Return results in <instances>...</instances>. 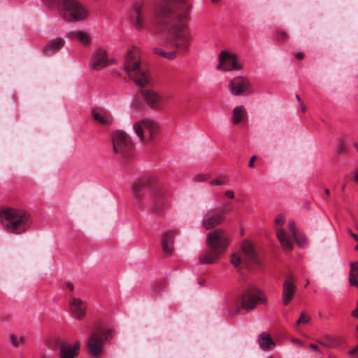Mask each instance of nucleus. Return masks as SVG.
Segmentation results:
<instances>
[{
	"label": "nucleus",
	"instance_id": "obj_1",
	"mask_svg": "<svg viewBox=\"0 0 358 358\" xmlns=\"http://www.w3.org/2000/svg\"><path fill=\"white\" fill-rule=\"evenodd\" d=\"M131 193L141 209L148 208L156 216H164L166 210L171 208L173 193L159 184L155 177L146 176L136 181L131 187Z\"/></svg>",
	"mask_w": 358,
	"mask_h": 358
},
{
	"label": "nucleus",
	"instance_id": "obj_2",
	"mask_svg": "<svg viewBox=\"0 0 358 358\" xmlns=\"http://www.w3.org/2000/svg\"><path fill=\"white\" fill-rule=\"evenodd\" d=\"M230 244V238L225 230L215 229L206 235V250L199 257V261L203 264H213L219 261L226 252Z\"/></svg>",
	"mask_w": 358,
	"mask_h": 358
},
{
	"label": "nucleus",
	"instance_id": "obj_3",
	"mask_svg": "<svg viewBox=\"0 0 358 358\" xmlns=\"http://www.w3.org/2000/svg\"><path fill=\"white\" fill-rule=\"evenodd\" d=\"M175 7L178 8V20L181 23L188 22L191 6L187 0H162L155 8V22L168 27L173 21V10Z\"/></svg>",
	"mask_w": 358,
	"mask_h": 358
},
{
	"label": "nucleus",
	"instance_id": "obj_4",
	"mask_svg": "<svg viewBox=\"0 0 358 358\" xmlns=\"http://www.w3.org/2000/svg\"><path fill=\"white\" fill-rule=\"evenodd\" d=\"M0 222L6 231L21 234L26 232L32 224V218L25 210L7 208L0 210Z\"/></svg>",
	"mask_w": 358,
	"mask_h": 358
},
{
	"label": "nucleus",
	"instance_id": "obj_5",
	"mask_svg": "<svg viewBox=\"0 0 358 358\" xmlns=\"http://www.w3.org/2000/svg\"><path fill=\"white\" fill-rule=\"evenodd\" d=\"M124 69L129 78L138 87L150 85V78L146 70L142 66L140 51L137 48H132L127 52L124 60Z\"/></svg>",
	"mask_w": 358,
	"mask_h": 358
},
{
	"label": "nucleus",
	"instance_id": "obj_6",
	"mask_svg": "<svg viewBox=\"0 0 358 358\" xmlns=\"http://www.w3.org/2000/svg\"><path fill=\"white\" fill-rule=\"evenodd\" d=\"M51 8H57L60 16L66 21L76 22L85 19L87 9L77 0H43Z\"/></svg>",
	"mask_w": 358,
	"mask_h": 358
},
{
	"label": "nucleus",
	"instance_id": "obj_7",
	"mask_svg": "<svg viewBox=\"0 0 358 358\" xmlns=\"http://www.w3.org/2000/svg\"><path fill=\"white\" fill-rule=\"evenodd\" d=\"M114 152L119 155L123 161L129 160L133 155L134 145L130 137L124 131H116L113 135Z\"/></svg>",
	"mask_w": 358,
	"mask_h": 358
},
{
	"label": "nucleus",
	"instance_id": "obj_8",
	"mask_svg": "<svg viewBox=\"0 0 358 358\" xmlns=\"http://www.w3.org/2000/svg\"><path fill=\"white\" fill-rule=\"evenodd\" d=\"M231 210V203H225L222 208L208 211L201 220L202 227L208 230L222 224L225 220L226 215Z\"/></svg>",
	"mask_w": 358,
	"mask_h": 358
},
{
	"label": "nucleus",
	"instance_id": "obj_9",
	"mask_svg": "<svg viewBox=\"0 0 358 358\" xmlns=\"http://www.w3.org/2000/svg\"><path fill=\"white\" fill-rule=\"evenodd\" d=\"M259 303H267L266 296L262 290L257 288H250L242 294L241 308L248 312L255 308Z\"/></svg>",
	"mask_w": 358,
	"mask_h": 358
},
{
	"label": "nucleus",
	"instance_id": "obj_10",
	"mask_svg": "<svg viewBox=\"0 0 358 358\" xmlns=\"http://www.w3.org/2000/svg\"><path fill=\"white\" fill-rule=\"evenodd\" d=\"M173 43L179 51H186L190 45L192 37L187 26L182 24H173L170 29Z\"/></svg>",
	"mask_w": 358,
	"mask_h": 358
},
{
	"label": "nucleus",
	"instance_id": "obj_11",
	"mask_svg": "<svg viewBox=\"0 0 358 358\" xmlns=\"http://www.w3.org/2000/svg\"><path fill=\"white\" fill-rule=\"evenodd\" d=\"M142 96L147 105L157 111L164 110L166 101L173 98L171 94H159L150 89L142 90Z\"/></svg>",
	"mask_w": 358,
	"mask_h": 358
},
{
	"label": "nucleus",
	"instance_id": "obj_12",
	"mask_svg": "<svg viewBox=\"0 0 358 358\" xmlns=\"http://www.w3.org/2000/svg\"><path fill=\"white\" fill-rule=\"evenodd\" d=\"M136 134L143 141H149L156 135L159 127L153 120L145 119L134 124Z\"/></svg>",
	"mask_w": 358,
	"mask_h": 358
},
{
	"label": "nucleus",
	"instance_id": "obj_13",
	"mask_svg": "<svg viewBox=\"0 0 358 358\" xmlns=\"http://www.w3.org/2000/svg\"><path fill=\"white\" fill-rule=\"evenodd\" d=\"M219 63L217 69L220 71H230L242 69V65L238 62L235 54L226 50L221 51L218 57Z\"/></svg>",
	"mask_w": 358,
	"mask_h": 358
},
{
	"label": "nucleus",
	"instance_id": "obj_14",
	"mask_svg": "<svg viewBox=\"0 0 358 358\" xmlns=\"http://www.w3.org/2000/svg\"><path fill=\"white\" fill-rule=\"evenodd\" d=\"M103 339L99 333H92L87 341L88 353L94 357L101 356L103 352Z\"/></svg>",
	"mask_w": 358,
	"mask_h": 358
},
{
	"label": "nucleus",
	"instance_id": "obj_15",
	"mask_svg": "<svg viewBox=\"0 0 358 358\" xmlns=\"http://www.w3.org/2000/svg\"><path fill=\"white\" fill-rule=\"evenodd\" d=\"M57 344L59 348V358H77L79 355L80 343L76 341L73 345H71L60 338L56 340Z\"/></svg>",
	"mask_w": 358,
	"mask_h": 358
},
{
	"label": "nucleus",
	"instance_id": "obj_16",
	"mask_svg": "<svg viewBox=\"0 0 358 358\" xmlns=\"http://www.w3.org/2000/svg\"><path fill=\"white\" fill-rule=\"evenodd\" d=\"M296 291V287L293 275L287 276L282 284V300L284 306H288L290 303Z\"/></svg>",
	"mask_w": 358,
	"mask_h": 358
},
{
	"label": "nucleus",
	"instance_id": "obj_17",
	"mask_svg": "<svg viewBox=\"0 0 358 358\" xmlns=\"http://www.w3.org/2000/svg\"><path fill=\"white\" fill-rule=\"evenodd\" d=\"M250 85V81L247 78L236 76L230 80L229 89L232 94L239 96L245 92Z\"/></svg>",
	"mask_w": 358,
	"mask_h": 358
},
{
	"label": "nucleus",
	"instance_id": "obj_18",
	"mask_svg": "<svg viewBox=\"0 0 358 358\" xmlns=\"http://www.w3.org/2000/svg\"><path fill=\"white\" fill-rule=\"evenodd\" d=\"M111 62L108 59L106 51L100 48L94 52L90 67L93 70L99 71L106 67Z\"/></svg>",
	"mask_w": 358,
	"mask_h": 358
},
{
	"label": "nucleus",
	"instance_id": "obj_19",
	"mask_svg": "<svg viewBox=\"0 0 358 358\" xmlns=\"http://www.w3.org/2000/svg\"><path fill=\"white\" fill-rule=\"evenodd\" d=\"M178 234L177 229L169 230L164 232L161 237V243L163 251L169 256L174 251V239Z\"/></svg>",
	"mask_w": 358,
	"mask_h": 358
},
{
	"label": "nucleus",
	"instance_id": "obj_20",
	"mask_svg": "<svg viewBox=\"0 0 358 358\" xmlns=\"http://www.w3.org/2000/svg\"><path fill=\"white\" fill-rule=\"evenodd\" d=\"M91 115L94 121L103 127H108L113 124V119L110 113L101 108H94Z\"/></svg>",
	"mask_w": 358,
	"mask_h": 358
},
{
	"label": "nucleus",
	"instance_id": "obj_21",
	"mask_svg": "<svg viewBox=\"0 0 358 358\" xmlns=\"http://www.w3.org/2000/svg\"><path fill=\"white\" fill-rule=\"evenodd\" d=\"M131 21L134 27L141 30L145 25V13L143 6L140 3H136L131 12Z\"/></svg>",
	"mask_w": 358,
	"mask_h": 358
},
{
	"label": "nucleus",
	"instance_id": "obj_22",
	"mask_svg": "<svg viewBox=\"0 0 358 358\" xmlns=\"http://www.w3.org/2000/svg\"><path fill=\"white\" fill-rule=\"evenodd\" d=\"M69 306L71 313L74 317L81 320L85 316L86 306L80 299L70 296Z\"/></svg>",
	"mask_w": 358,
	"mask_h": 358
},
{
	"label": "nucleus",
	"instance_id": "obj_23",
	"mask_svg": "<svg viewBox=\"0 0 358 358\" xmlns=\"http://www.w3.org/2000/svg\"><path fill=\"white\" fill-rule=\"evenodd\" d=\"M350 152V144L348 139L345 137H338L336 140L335 147V156L341 157L347 155Z\"/></svg>",
	"mask_w": 358,
	"mask_h": 358
},
{
	"label": "nucleus",
	"instance_id": "obj_24",
	"mask_svg": "<svg viewBox=\"0 0 358 358\" xmlns=\"http://www.w3.org/2000/svg\"><path fill=\"white\" fill-rule=\"evenodd\" d=\"M65 41L62 38H56L48 43H47L43 48V52L45 53H52L59 50L64 47Z\"/></svg>",
	"mask_w": 358,
	"mask_h": 358
},
{
	"label": "nucleus",
	"instance_id": "obj_25",
	"mask_svg": "<svg viewBox=\"0 0 358 358\" xmlns=\"http://www.w3.org/2000/svg\"><path fill=\"white\" fill-rule=\"evenodd\" d=\"M276 236L281 244L282 248L285 250H292L293 248V243L291 238L287 237L285 231L280 228L276 229Z\"/></svg>",
	"mask_w": 358,
	"mask_h": 358
},
{
	"label": "nucleus",
	"instance_id": "obj_26",
	"mask_svg": "<svg viewBox=\"0 0 358 358\" xmlns=\"http://www.w3.org/2000/svg\"><path fill=\"white\" fill-rule=\"evenodd\" d=\"M241 250L243 255L250 262H254L256 259L255 252L254 251L252 244L247 240L243 241L241 245Z\"/></svg>",
	"mask_w": 358,
	"mask_h": 358
},
{
	"label": "nucleus",
	"instance_id": "obj_27",
	"mask_svg": "<svg viewBox=\"0 0 358 358\" xmlns=\"http://www.w3.org/2000/svg\"><path fill=\"white\" fill-rule=\"evenodd\" d=\"M259 343L263 350H268L275 346V343L271 337L265 333H262L259 336Z\"/></svg>",
	"mask_w": 358,
	"mask_h": 358
},
{
	"label": "nucleus",
	"instance_id": "obj_28",
	"mask_svg": "<svg viewBox=\"0 0 358 358\" xmlns=\"http://www.w3.org/2000/svg\"><path fill=\"white\" fill-rule=\"evenodd\" d=\"M247 115L243 106L235 107L232 113V122L238 124L246 117Z\"/></svg>",
	"mask_w": 358,
	"mask_h": 358
},
{
	"label": "nucleus",
	"instance_id": "obj_29",
	"mask_svg": "<svg viewBox=\"0 0 358 358\" xmlns=\"http://www.w3.org/2000/svg\"><path fill=\"white\" fill-rule=\"evenodd\" d=\"M70 39H77L84 45H88L90 43L89 35L83 31H73L69 33L67 35Z\"/></svg>",
	"mask_w": 358,
	"mask_h": 358
},
{
	"label": "nucleus",
	"instance_id": "obj_30",
	"mask_svg": "<svg viewBox=\"0 0 358 358\" xmlns=\"http://www.w3.org/2000/svg\"><path fill=\"white\" fill-rule=\"evenodd\" d=\"M154 52L156 55L162 56V57L169 59H173L176 57V52L173 51V52H166L164 50H163L162 49L158 48H154Z\"/></svg>",
	"mask_w": 358,
	"mask_h": 358
},
{
	"label": "nucleus",
	"instance_id": "obj_31",
	"mask_svg": "<svg viewBox=\"0 0 358 358\" xmlns=\"http://www.w3.org/2000/svg\"><path fill=\"white\" fill-rule=\"evenodd\" d=\"M275 35L276 40L279 42L286 41L289 38L288 34L284 30H277Z\"/></svg>",
	"mask_w": 358,
	"mask_h": 358
},
{
	"label": "nucleus",
	"instance_id": "obj_32",
	"mask_svg": "<svg viewBox=\"0 0 358 358\" xmlns=\"http://www.w3.org/2000/svg\"><path fill=\"white\" fill-rule=\"evenodd\" d=\"M293 238H294L299 247L303 248L306 245L307 239L303 235L297 234L296 236H293Z\"/></svg>",
	"mask_w": 358,
	"mask_h": 358
},
{
	"label": "nucleus",
	"instance_id": "obj_33",
	"mask_svg": "<svg viewBox=\"0 0 358 358\" xmlns=\"http://www.w3.org/2000/svg\"><path fill=\"white\" fill-rule=\"evenodd\" d=\"M227 182V179L224 176H221L217 179L210 181L211 185H222Z\"/></svg>",
	"mask_w": 358,
	"mask_h": 358
},
{
	"label": "nucleus",
	"instance_id": "obj_34",
	"mask_svg": "<svg viewBox=\"0 0 358 358\" xmlns=\"http://www.w3.org/2000/svg\"><path fill=\"white\" fill-rule=\"evenodd\" d=\"M9 338H10V341L11 342V344L15 346V347H17L18 346L20 343H22L23 341V339L22 337L19 338H17L15 335L13 334H10L9 336Z\"/></svg>",
	"mask_w": 358,
	"mask_h": 358
},
{
	"label": "nucleus",
	"instance_id": "obj_35",
	"mask_svg": "<svg viewBox=\"0 0 358 358\" xmlns=\"http://www.w3.org/2000/svg\"><path fill=\"white\" fill-rule=\"evenodd\" d=\"M231 262L234 266L238 267L241 262V257L236 253H234L231 257Z\"/></svg>",
	"mask_w": 358,
	"mask_h": 358
},
{
	"label": "nucleus",
	"instance_id": "obj_36",
	"mask_svg": "<svg viewBox=\"0 0 358 358\" xmlns=\"http://www.w3.org/2000/svg\"><path fill=\"white\" fill-rule=\"evenodd\" d=\"M310 321V317L304 313H301L299 318L296 321V324H307Z\"/></svg>",
	"mask_w": 358,
	"mask_h": 358
},
{
	"label": "nucleus",
	"instance_id": "obj_37",
	"mask_svg": "<svg viewBox=\"0 0 358 358\" xmlns=\"http://www.w3.org/2000/svg\"><path fill=\"white\" fill-rule=\"evenodd\" d=\"M358 275L350 274V284L353 286L358 287Z\"/></svg>",
	"mask_w": 358,
	"mask_h": 358
},
{
	"label": "nucleus",
	"instance_id": "obj_38",
	"mask_svg": "<svg viewBox=\"0 0 358 358\" xmlns=\"http://www.w3.org/2000/svg\"><path fill=\"white\" fill-rule=\"evenodd\" d=\"M350 274L358 275V262H352L350 264Z\"/></svg>",
	"mask_w": 358,
	"mask_h": 358
},
{
	"label": "nucleus",
	"instance_id": "obj_39",
	"mask_svg": "<svg viewBox=\"0 0 358 358\" xmlns=\"http://www.w3.org/2000/svg\"><path fill=\"white\" fill-rule=\"evenodd\" d=\"M289 229L292 234V236H296L298 234L296 227H295V223L293 220H291L289 222L288 224Z\"/></svg>",
	"mask_w": 358,
	"mask_h": 358
},
{
	"label": "nucleus",
	"instance_id": "obj_40",
	"mask_svg": "<svg viewBox=\"0 0 358 358\" xmlns=\"http://www.w3.org/2000/svg\"><path fill=\"white\" fill-rule=\"evenodd\" d=\"M285 217L283 215L280 214L275 218L276 225H282L285 223Z\"/></svg>",
	"mask_w": 358,
	"mask_h": 358
},
{
	"label": "nucleus",
	"instance_id": "obj_41",
	"mask_svg": "<svg viewBox=\"0 0 358 358\" xmlns=\"http://www.w3.org/2000/svg\"><path fill=\"white\" fill-rule=\"evenodd\" d=\"M113 336H114L113 331L108 330V331H106V332H104L103 334L101 337L103 338V341H106V340H108V339L111 338Z\"/></svg>",
	"mask_w": 358,
	"mask_h": 358
},
{
	"label": "nucleus",
	"instance_id": "obj_42",
	"mask_svg": "<svg viewBox=\"0 0 358 358\" xmlns=\"http://www.w3.org/2000/svg\"><path fill=\"white\" fill-rule=\"evenodd\" d=\"M64 287H66L69 289V291L73 292L75 289V286L73 282H64Z\"/></svg>",
	"mask_w": 358,
	"mask_h": 358
},
{
	"label": "nucleus",
	"instance_id": "obj_43",
	"mask_svg": "<svg viewBox=\"0 0 358 358\" xmlns=\"http://www.w3.org/2000/svg\"><path fill=\"white\" fill-rule=\"evenodd\" d=\"M207 178V175L199 174L196 176L195 180L199 182H203L205 181Z\"/></svg>",
	"mask_w": 358,
	"mask_h": 358
},
{
	"label": "nucleus",
	"instance_id": "obj_44",
	"mask_svg": "<svg viewBox=\"0 0 358 358\" xmlns=\"http://www.w3.org/2000/svg\"><path fill=\"white\" fill-rule=\"evenodd\" d=\"M224 195L226 197L229 198V199H234V191L232 190H227L224 192Z\"/></svg>",
	"mask_w": 358,
	"mask_h": 358
},
{
	"label": "nucleus",
	"instance_id": "obj_45",
	"mask_svg": "<svg viewBox=\"0 0 358 358\" xmlns=\"http://www.w3.org/2000/svg\"><path fill=\"white\" fill-rule=\"evenodd\" d=\"M256 159H257V156H255V155H253L250 157L249 163H248V166L250 168L255 167V162Z\"/></svg>",
	"mask_w": 358,
	"mask_h": 358
},
{
	"label": "nucleus",
	"instance_id": "obj_46",
	"mask_svg": "<svg viewBox=\"0 0 358 358\" xmlns=\"http://www.w3.org/2000/svg\"><path fill=\"white\" fill-rule=\"evenodd\" d=\"M352 315L355 318H358V299L357 301V308L352 312Z\"/></svg>",
	"mask_w": 358,
	"mask_h": 358
},
{
	"label": "nucleus",
	"instance_id": "obj_47",
	"mask_svg": "<svg viewBox=\"0 0 358 358\" xmlns=\"http://www.w3.org/2000/svg\"><path fill=\"white\" fill-rule=\"evenodd\" d=\"M357 352H358V345L356 347H355L353 349L348 351V354L350 355H353L356 354Z\"/></svg>",
	"mask_w": 358,
	"mask_h": 358
},
{
	"label": "nucleus",
	"instance_id": "obj_48",
	"mask_svg": "<svg viewBox=\"0 0 358 358\" xmlns=\"http://www.w3.org/2000/svg\"><path fill=\"white\" fill-rule=\"evenodd\" d=\"M303 56H304V55H303V53L302 52H297L296 54L295 57H296V59L300 60V59H302L303 58Z\"/></svg>",
	"mask_w": 358,
	"mask_h": 358
},
{
	"label": "nucleus",
	"instance_id": "obj_49",
	"mask_svg": "<svg viewBox=\"0 0 358 358\" xmlns=\"http://www.w3.org/2000/svg\"><path fill=\"white\" fill-rule=\"evenodd\" d=\"M309 348L313 349V350L315 351H317V352H319V349H318V347L317 345H316L315 344H310L309 345Z\"/></svg>",
	"mask_w": 358,
	"mask_h": 358
},
{
	"label": "nucleus",
	"instance_id": "obj_50",
	"mask_svg": "<svg viewBox=\"0 0 358 358\" xmlns=\"http://www.w3.org/2000/svg\"><path fill=\"white\" fill-rule=\"evenodd\" d=\"M350 234L356 241H358V235L357 234H355L352 231H350Z\"/></svg>",
	"mask_w": 358,
	"mask_h": 358
},
{
	"label": "nucleus",
	"instance_id": "obj_51",
	"mask_svg": "<svg viewBox=\"0 0 358 358\" xmlns=\"http://www.w3.org/2000/svg\"><path fill=\"white\" fill-rule=\"evenodd\" d=\"M300 107H301L302 112H305L306 110V107L305 104L303 103V102H301Z\"/></svg>",
	"mask_w": 358,
	"mask_h": 358
},
{
	"label": "nucleus",
	"instance_id": "obj_52",
	"mask_svg": "<svg viewBox=\"0 0 358 358\" xmlns=\"http://www.w3.org/2000/svg\"><path fill=\"white\" fill-rule=\"evenodd\" d=\"M354 180H355V181H356L357 182H358V170H357V171L355 172V177H354Z\"/></svg>",
	"mask_w": 358,
	"mask_h": 358
},
{
	"label": "nucleus",
	"instance_id": "obj_53",
	"mask_svg": "<svg viewBox=\"0 0 358 358\" xmlns=\"http://www.w3.org/2000/svg\"><path fill=\"white\" fill-rule=\"evenodd\" d=\"M295 97H296V100L299 102V103H301V102H302L300 96L298 94H296Z\"/></svg>",
	"mask_w": 358,
	"mask_h": 358
},
{
	"label": "nucleus",
	"instance_id": "obj_54",
	"mask_svg": "<svg viewBox=\"0 0 358 358\" xmlns=\"http://www.w3.org/2000/svg\"><path fill=\"white\" fill-rule=\"evenodd\" d=\"M354 146H355V148L357 149V150L358 152V141L357 143H354Z\"/></svg>",
	"mask_w": 358,
	"mask_h": 358
},
{
	"label": "nucleus",
	"instance_id": "obj_55",
	"mask_svg": "<svg viewBox=\"0 0 358 358\" xmlns=\"http://www.w3.org/2000/svg\"><path fill=\"white\" fill-rule=\"evenodd\" d=\"M325 193L329 195V189H325Z\"/></svg>",
	"mask_w": 358,
	"mask_h": 358
},
{
	"label": "nucleus",
	"instance_id": "obj_56",
	"mask_svg": "<svg viewBox=\"0 0 358 358\" xmlns=\"http://www.w3.org/2000/svg\"><path fill=\"white\" fill-rule=\"evenodd\" d=\"M309 285V280H307L305 285V287H306Z\"/></svg>",
	"mask_w": 358,
	"mask_h": 358
},
{
	"label": "nucleus",
	"instance_id": "obj_57",
	"mask_svg": "<svg viewBox=\"0 0 358 358\" xmlns=\"http://www.w3.org/2000/svg\"><path fill=\"white\" fill-rule=\"evenodd\" d=\"M355 250L356 251H357V250H358V243L356 245V246H355Z\"/></svg>",
	"mask_w": 358,
	"mask_h": 358
},
{
	"label": "nucleus",
	"instance_id": "obj_58",
	"mask_svg": "<svg viewBox=\"0 0 358 358\" xmlns=\"http://www.w3.org/2000/svg\"><path fill=\"white\" fill-rule=\"evenodd\" d=\"M356 229L358 231V223L356 224Z\"/></svg>",
	"mask_w": 358,
	"mask_h": 358
},
{
	"label": "nucleus",
	"instance_id": "obj_59",
	"mask_svg": "<svg viewBox=\"0 0 358 358\" xmlns=\"http://www.w3.org/2000/svg\"><path fill=\"white\" fill-rule=\"evenodd\" d=\"M239 310H240V308H238V309L236 310V313H238V312H239Z\"/></svg>",
	"mask_w": 358,
	"mask_h": 358
},
{
	"label": "nucleus",
	"instance_id": "obj_60",
	"mask_svg": "<svg viewBox=\"0 0 358 358\" xmlns=\"http://www.w3.org/2000/svg\"><path fill=\"white\" fill-rule=\"evenodd\" d=\"M218 0H212L213 2H217Z\"/></svg>",
	"mask_w": 358,
	"mask_h": 358
},
{
	"label": "nucleus",
	"instance_id": "obj_61",
	"mask_svg": "<svg viewBox=\"0 0 358 358\" xmlns=\"http://www.w3.org/2000/svg\"><path fill=\"white\" fill-rule=\"evenodd\" d=\"M357 330L358 331V324H357Z\"/></svg>",
	"mask_w": 358,
	"mask_h": 358
},
{
	"label": "nucleus",
	"instance_id": "obj_62",
	"mask_svg": "<svg viewBox=\"0 0 358 358\" xmlns=\"http://www.w3.org/2000/svg\"><path fill=\"white\" fill-rule=\"evenodd\" d=\"M268 358H271V357H268Z\"/></svg>",
	"mask_w": 358,
	"mask_h": 358
}]
</instances>
